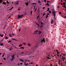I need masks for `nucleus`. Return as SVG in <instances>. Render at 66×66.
<instances>
[{
  "mask_svg": "<svg viewBox=\"0 0 66 66\" xmlns=\"http://www.w3.org/2000/svg\"><path fill=\"white\" fill-rule=\"evenodd\" d=\"M53 15V16L55 18V10H53V13H52Z\"/></svg>",
  "mask_w": 66,
  "mask_h": 66,
  "instance_id": "f257e3e1",
  "label": "nucleus"
},
{
  "mask_svg": "<svg viewBox=\"0 0 66 66\" xmlns=\"http://www.w3.org/2000/svg\"><path fill=\"white\" fill-rule=\"evenodd\" d=\"M41 42H42V43H43V42L45 43V38H43Z\"/></svg>",
  "mask_w": 66,
  "mask_h": 66,
  "instance_id": "f03ea898",
  "label": "nucleus"
},
{
  "mask_svg": "<svg viewBox=\"0 0 66 66\" xmlns=\"http://www.w3.org/2000/svg\"><path fill=\"white\" fill-rule=\"evenodd\" d=\"M38 31V30L35 31L34 32V34H36V33H37Z\"/></svg>",
  "mask_w": 66,
  "mask_h": 66,
  "instance_id": "7ed1b4c3",
  "label": "nucleus"
},
{
  "mask_svg": "<svg viewBox=\"0 0 66 66\" xmlns=\"http://www.w3.org/2000/svg\"><path fill=\"white\" fill-rule=\"evenodd\" d=\"M65 59V57H63L62 58V61H64V60Z\"/></svg>",
  "mask_w": 66,
  "mask_h": 66,
  "instance_id": "20e7f679",
  "label": "nucleus"
},
{
  "mask_svg": "<svg viewBox=\"0 0 66 66\" xmlns=\"http://www.w3.org/2000/svg\"><path fill=\"white\" fill-rule=\"evenodd\" d=\"M53 21H54L53 20H51V24H52L53 22Z\"/></svg>",
  "mask_w": 66,
  "mask_h": 66,
  "instance_id": "39448f33",
  "label": "nucleus"
},
{
  "mask_svg": "<svg viewBox=\"0 0 66 66\" xmlns=\"http://www.w3.org/2000/svg\"><path fill=\"white\" fill-rule=\"evenodd\" d=\"M38 34H41L42 33V31H38Z\"/></svg>",
  "mask_w": 66,
  "mask_h": 66,
  "instance_id": "423d86ee",
  "label": "nucleus"
},
{
  "mask_svg": "<svg viewBox=\"0 0 66 66\" xmlns=\"http://www.w3.org/2000/svg\"><path fill=\"white\" fill-rule=\"evenodd\" d=\"M9 36L10 37H12V35H11V34H9Z\"/></svg>",
  "mask_w": 66,
  "mask_h": 66,
  "instance_id": "0eeeda50",
  "label": "nucleus"
},
{
  "mask_svg": "<svg viewBox=\"0 0 66 66\" xmlns=\"http://www.w3.org/2000/svg\"><path fill=\"white\" fill-rule=\"evenodd\" d=\"M28 46H29V47H30V46H31V44H28Z\"/></svg>",
  "mask_w": 66,
  "mask_h": 66,
  "instance_id": "6e6552de",
  "label": "nucleus"
},
{
  "mask_svg": "<svg viewBox=\"0 0 66 66\" xmlns=\"http://www.w3.org/2000/svg\"><path fill=\"white\" fill-rule=\"evenodd\" d=\"M0 45H1V46H2L3 45V43H2L0 44Z\"/></svg>",
  "mask_w": 66,
  "mask_h": 66,
  "instance_id": "1a4fd4ad",
  "label": "nucleus"
},
{
  "mask_svg": "<svg viewBox=\"0 0 66 66\" xmlns=\"http://www.w3.org/2000/svg\"><path fill=\"white\" fill-rule=\"evenodd\" d=\"M15 56V55H13L12 56V58H13V59H15V57H14V56Z\"/></svg>",
  "mask_w": 66,
  "mask_h": 66,
  "instance_id": "9d476101",
  "label": "nucleus"
},
{
  "mask_svg": "<svg viewBox=\"0 0 66 66\" xmlns=\"http://www.w3.org/2000/svg\"><path fill=\"white\" fill-rule=\"evenodd\" d=\"M19 60L20 61H22V62H23V60H22L21 59H20Z\"/></svg>",
  "mask_w": 66,
  "mask_h": 66,
  "instance_id": "9b49d317",
  "label": "nucleus"
},
{
  "mask_svg": "<svg viewBox=\"0 0 66 66\" xmlns=\"http://www.w3.org/2000/svg\"><path fill=\"white\" fill-rule=\"evenodd\" d=\"M4 55H5V53H3V55L2 56V57H3V56H4Z\"/></svg>",
  "mask_w": 66,
  "mask_h": 66,
  "instance_id": "f8f14e48",
  "label": "nucleus"
},
{
  "mask_svg": "<svg viewBox=\"0 0 66 66\" xmlns=\"http://www.w3.org/2000/svg\"><path fill=\"white\" fill-rule=\"evenodd\" d=\"M18 18H20L21 17V15H18Z\"/></svg>",
  "mask_w": 66,
  "mask_h": 66,
  "instance_id": "ddd939ff",
  "label": "nucleus"
},
{
  "mask_svg": "<svg viewBox=\"0 0 66 66\" xmlns=\"http://www.w3.org/2000/svg\"><path fill=\"white\" fill-rule=\"evenodd\" d=\"M25 4H26V5H27V6H28V4H29V3H25Z\"/></svg>",
  "mask_w": 66,
  "mask_h": 66,
  "instance_id": "4468645a",
  "label": "nucleus"
},
{
  "mask_svg": "<svg viewBox=\"0 0 66 66\" xmlns=\"http://www.w3.org/2000/svg\"><path fill=\"white\" fill-rule=\"evenodd\" d=\"M41 24L42 26H43V24H44V23H43V22H42L41 23Z\"/></svg>",
  "mask_w": 66,
  "mask_h": 66,
  "instance_id": "2eb2a0df",
  "label": "nucleus"
},
{
  "mask_svg": "<svg viewBox=\"0 0 66 66\" xmlns=\"http://www.w3.org/2000/svg\"><path fill=\"white\" fill-rule=\"evenodd\" d=\"M22 44H20L19 45V47H21V46H22Z\"/></svg>",
  "mask_w": 66,
  "mask_h": 66,
  "instance_id": "dca6fc26",
  "label": "nucleus"
},
{
  "mask_svg": "<svg viewBox=\"0 0 66 66\" xmlns=\"http://www.w3.org/2000/svg\"><path fill=\"white\" fill-rule=\"evenodd\" d=\"M6 2L7 3V4H10V3L8 1H7Z\"/></svg>",
  "mask_w": 66,
  "mask_h": 66,
  "instance_id": "f3484780",
  "label": "nucleus"
},
{
  "mask_svg": "<svg viewBox=\"0 0 66 66\" xmlns=\"http://www.w3.org/2000/svg\"><path fill=\"white\" fill-rule=\"evenodd\" d=\"M12 40H15V41H16V40L14 39V38H12Z\"/></svg>",
  "mask_w": 66,
  "mask_h": 66,
  "instance_id": "a211bd4d",
  "label": "nucleus"
},
{
  "mask_svg": "<svg viewBox=\"0 0 66 66\" xmlns=\"http://www.w3.org/2000/svg\"><path fill=\"white\" fill-rule=\"evenodd\" d=\"M32 12H33V11H31L30 12V14L31 15H32Z\"/></svg>",
  "mask_w": 66,
  "mask_h": 66,
  "instance_id": "6ab92c4d",
  "label": "nucleus"
},
{
  "mask_svg": "<svg viewBox=\"0 0 66 66\" xmlns=\"http://www.w3.org/2000/svg\"><path fill=\"white\" fill-rule=\"evenodd\" d=\"M20 48H21V49H24V47H20Z\"/></svg>",
  "mask_w": 66,
  "mask_h": 66,
  "instance_id": "aec40b11",
  "label": "nucleus"
},
{
  "mask_svg": "<svg viewBox=\"0 0 66 66\" xmlns=\"http://www.w3.org/2000/svg\"><path fill=\"white\" fill-rule=\"evenodd\" d=\"M48 15H47L46 16V18H48Z\"/></svg>",
  "mask_w": 66,
  "mask_h": 66,
  "instance_id": "412c9836",
  "label": "nucleus"
},
{
  "mask_svg": "<svg viewBox=\"0 0 66 66\" xmlns=\"http://www.w3.org/2000/svg\"><path fill=\"white\" fill-rule=\"evenodd\" d=\"M5 39H8V38L6 36L5 37Z\"/></svg>",
  "mask_w": 66,
  "mask_h": 66,
  "instance_id": "4be33fe9",
  "label": "nucleus"
},
{
  "mask_svg": "<svg viewBox=\"0 0 66 66\" xmlns=\"http://www.w3.org/2000/svg\"><path fill=\"white\" fill-rule=\"evenodd\" d=\"M49 11V8H48L47 9V12H48V11Z\"/></svg>",
  "mask_w": 66,
  "mask_h": 66,
  "instance_id": "5701e85b",
  "label": "nucleus"
},
{
  "mask_svg": "<svg viewBox=\"0 0 66 66\" xmlns=\"http://www.w3.org/2000/svg\"><path fill=\"white\" fill-rule=\"evenodd\" d=\"M3 0H0V2H2Z\"/></svg>",
  "mask_w": 66,
  "mask_h": 66,
  "instance_id": "b1692460",
  "label": "nucleus"
},
{
  "mask_svg": "<svg viewBox=\"0 0 66 66\" xmlns=\"http://www.w3.org/2000/svg\"><path fill=\"white\" fill-rule=\"evenodd\" d=\"M3 36H4V35H3L2 34L1 35V37H3Z\"/></svg>",
  "mask_w": 66,
  "mask_h": 66,
  "instance_id": "393cba45",
  "label": "nucleus"
},
{
  "mask_svg": "<svg viewBox=\"0 0 66 66\" xmlns=\"http://www.w3.org/2000/svg\"><path fill=\"white\" fill-rule=\"evenodd\" d=\"M49 13L50 14H51V12L50 11H49Z\"/></svg>",
  "mask_w": 66,
  "mask_h": 66,
  "instance_id": "a878e982",
  "label": "nucleus"
},
{
  "mask_svg": "<svg viewBox=\"0 0 66 66\" xmlns=\"http://www.w3.org/2000/svg\"><path fill=\"white\" fill-rule=\"evenodd\" d=\"M46 5H47L48 6V5H49V4H48V3H47V4H46Z\"/></svg>",
  "mask_w": 66,
  "mask_h": 66,
  "instance_id": "bb28decb",
  "label": "nucleus"
},
{
  "mask_svg": "<svg viewBox=\"0 0 66 66\" xmlns=\"http://www.w3.org/2000/svg\"><path fill=\"white\" fill-rule=\"evenodd\" d=\"M11 41L10 40H9V41L8 42V43H11Z\"/></svg>",
  "mask_w": 66,
  "mask_h": 66,
  "instance_id": "cd10ccee",
  "label": "nucleus"
},
{
  "mask_svg": "<svg viewBox=\"0 0 66 66\" xmlns=\"http://www.w3.org/2000/svg\"><path fill=\"white\" fill-rule=\"evenodd\" d=\"M18 65H20V63H18Z\"/></svg>",
  "mask_w": 66,
  "mask_h": 66,
  "instance_id": "c85d7f7f",
  "label": "nucleus"
},
{
  "mask_svg": "<svg viewBox=\"0 0 66 66\" xmlns=\"http://www.w3.org/2000/svg\"><path fill=\"white\" fill-rule=\"evenodd\" d=\"M22 44H24V45H26V43H22Z\"/></svg>",
  "mask_w": 66,
  "mask_h": 66,
  "instance_id": "c756f323",
  "label": "nucleus"
},
{
  "mask_svg": "<svg viewBox=\"0 0 66 66\" xmlns=\"http://www.w3.org/2000/svg\"><path fill=\"white\" fill-rule=\"evenodd\" d=\"M9 50H10V51H11L12 50V49H11V48H9Z\"/></svg>",
  "mask_w": 66,
  "mask_h": 66,
  "instance_id": "7c9ffc66",
  "label": "nucleus"
},
{
  "mask_svg": "<svg viewBox=\"0 0 66 66\" xmlns=\"http://www.w3.org/2000/svg\"><path fill=\"white\" fill-rule=\"evenodd\" d=\"M24 62V65H26V62Z\"/></svg>",
  "mask_w": 66,
  "mask_h": 66,
  "instance_id": "2f4dec72",
  "label": "nucleus"
},
{
  "mask_svg": "<svg viewBox=\"0 0 66 66\" xmlns=\"http://www.w3.org/2000/svg\"><path fill=\"white\" fill-rule=\"evenodd\" d=\"M27 65H28V63H26L25 65L26 66H27Z\"/></svg>",
  "mask_w": 66,
  "mask_h": 66,
  "instance_id": "473e14b6",
  "label": "nucleus"
},
{
  "mask_svg": "<svg viewBox=\"0 0 66 66\" xmlns=\"http://www.w3.org/2000/svg\"><path fill=\"white\" fill-rule=\"evenodd\" d=\"M18 10L19 11H20V8H19L18 9Z\"/></svg>",
  "mask_w": 66,
  "mask_h": 66,
  "instance_id": "72a5a7b5",
  "label": "nucleus"
},
{
  "mask_svg": "<svg viewBox=\"0 0 66 66\" xmlns=\"http://www.w3.org/2000/svg\"><path fill=\"white\" fill-rule=\"evenodd\" d=\"M3 4H6V3H5V2H4L3 3Z\"/></svg>",
  "mask_w": 66,
  "mask_h": 66,
  "instance_id": "f704fd0d",
  "label": "nucleus"
},
{
  "mask_svg": "<svg viewBox=\"0 0 66 66\" xmlns=\"http://www.w3.org/2000/svg\"><path fill=\"white\" fill-rule=\"evenodd\" d=\"M14 58H12L11 60V61H13V60H14Z\"/></svg>",
  "mask_w": 66,
  "mask_h": 66,
  "instance_id": "c9c22d12",
  "label": "nucleus"
},
{
  "mask_svg": "<svg viewBox=\"0 0 66 66\" xmlns=\"http://www.w3.org/2000/svg\"><path fill=\"white\" fill-rule=\"evenodd\" d=\"M45 15V13H44L43 14V16H44V15Z\"/></svg>",
  "mask_w": 66,
  "mask_h": 66,
  "instance_id": "e433bc0d",
  "label": "nucleus"
},
{
  "mask_svg": "<svg viewBox=\"0 0 66 66\" xmlns=\"http://www.w3.org/2000/svg\"><path fill=\"white\" fill-rule=\"evenodd\" d=\"M39 15H38L37 17V19H38V17H39Z\"/></svg>",
  "mask_w": 66,
  "mask_h": 66,
  "instance_id": "4c0bfd02",
  "label": "nucleus"
},
{
  "mask_svg": "<svg viewBox=\"0 0 66 66\" xmlns=\"http://www.w3.org/2000/svg\"><path fill=\"white\" fill-rule=\"evenodd\" d=\"M37 24V25H38V27H39V24Z\"/></svg>",
  "mask_w": 66,
  "mask_h": 66,
  "instance_id": "58836bf2",
  "label": "nucleus"
},
{
  "mask_svg": "<svg viewBox=\"0 0 66 66\" xmlns=\"http://www.w3.org/2000/svg\"><path fill=\"white\" fill-rule=\"evenodd\" d=\"M23 63H20V65H23Z\"/></svg>",
  "mask_w": 66,
  "mask_h": 66,
  "instance_id": "ea45409f",
  "label": "nucleus"
},
{
  "mask_svg": "<svg viewBox=\"0 0 66 66\" xmlns=\"http://www.w3.org/2000/svg\"><path fill=\"white\" fill-rule=\"evenodd\" d=\"M50 15V14H49V13H48L47 14V15Z\"/></svg>",
  "mask_w": 66,
  "mask_h": 66,
  "instance_id": "a19ab883",
  "label": "nucleus"
},
{
  "mask_svg": "<svg viewBox=\"0 0 66 66\" xmlns=\"http://www.w3.org/2000/svg\"><path fill=\"white\" fill-rule=\"evenodd\" d=\"M63 5H65V3H63Z\"/></svg>",
  "mask_w": 66,
  "mask_h": 66,
  "instance_id": "79ce46f5",
  "label": "nucleus"
},
{
  "mask_svg": "<svg viewBox=\"0 0 66 66\" xmlns=\"http://www.w3.org/2000/svg\"><path fill=\"white\" fill-rule=\"evenodd\" d=\"M3 60H5V58H3Z\"/></svg>",
  "mask_w": 66,
  "mask_h": 66,
  "instance_id": "37998d69",
  "label": "nucleus"
},
{
  "mask_svg": "<svg viewBox=\"0 0 66 66\" xmlns=\"http://www.w3.org/2000/svg\"><path fill=\"white\" fill-rule=\"evenodd\" d=\"M30 64H33V63L32 62Z\"/></svg>",
  "mask_w": 66,
  "mask_h": 66,
  "instance_id": "c03bdc74",
  "label": "nucleus"
},
{
  "mask_svg": "<svg viewBox=\"0 0 66 66\" xmlns=\"http://www.w3.org/2000/svg\"><path fill=\"white\" fill-rule=\"evenodd\" d=\"M63 7H66V6H65V5H64V6H63Z\"/></svg>",
  "mask_w": 66,
  "mask_h": 66,
  "instance_id": "a18cd8bd",
  "label": "nucleus"
},
{
  "mask_svg": "<svg viewBox=\"0 0 66 66\" xmlns=\"http://www.w3.org/2000/svg\"><path fill=\"white\" fill-rule=\"evenodd\" d=\"M45 7H43V9H45Z\"/></svg>",
  "mask_w": 66,
  "mask_h": 66,
  "instance_id": "49530a36",
  "label": "nucleus"
},
{
  "mask_svg": "<svg viewBox=\"0 0 66 66\" xmlns=\"http://www.w3.org/2000/svg\"><path fill=\"white\" fill-rule=\"evenodd\" d=\"M12 35L14 36V34L12 33Z\"/></svg>",
  "mask_w": 66,
  "mask_h": 66,
  "instance_id": "de8ad7c7",
  "label": "nucleus"
},
{
  "mask_svg": "<svg viewBox=\"0 0 66 66\" xmlns=\"http://www.w3.org/2000/svg\"><path fill=\"white\" fill-rule=\"evenodd\" d=\"M21 30V29H20L19 30V31H20Z\"/></svg>",
  "mask_w": 66,
  "mask_h": 66,
  "instance_id": "09e8293b",
  "label": "nucleus"
},
{
  "mask_svg": "<svg viewBox=\"0 0 66 66\" xmlns=\"http://www.w3.org/2000/svg\"><path fill=\"white\" fill-rule=\"evenodd\" d=\"M44 1L45 2H46V0H44Z\"/></svg>",
  "mask_w": 66,
  "mask_h": 66,
  "instance_id": "8fccbe9b",
  "label": "nucleus"
},
{
  "mask_svg": "<svg viewBox=\"0 0 66 66\" xmlns=\"http://www.w3.org/2000/svg\"><path fill=\"white\" fill-rule=\"evenodd\" d=\"M16 4H18V2H17V3H16Z\"/></svg>",
  "mask_w": 66,
  "mask_h": 66,
  "instance_id": "3c124183",
  "label": "nucleus"
},
{
  "mask_svg": "<svg viewBox=\"0 0 66 66\" xmlns=\"http://www.w3.org/2000/svg\"><path fill=\"white\" fill-rule=\"evenodd\" d=\"M38 2L39 3H40V1H38Z\"/></svg>",
  "mask_w": 66,
  "mask_h": 66,
  "instance_id": "603ef678",
  "label": "nucleus"
},
{
  "mask_svg": "<svg viewBox=\"0 0 66 66\" xmlns=\"http://www.w3.org/2000/svg\"><path fill=\"white\" fill-rule=\"evenodd\" d=\"M59 52H57V54H59Z\"/></svg>",
  "mask_w": 66,
  "mask_h": 66,
  "instance_id": "864d4df0",
  "label": "nucleus"
},
{
  "mask_svg": "<svg viewBox=\"0 0 66 66\" xmlns=\"http://www.w3.org/2000/svg\"><path fill=\"white\" fill-rule=\"evenodd\" d=\"M2 63H0V65H2Z\"/></svg>",
  "mask_w": 66,
  "mask_h": 66,
  "instance_id": "5fc2aeb1",
  "label": "nucleus"
},
{
  "mask_svg": "<svg viewBox=\"0 0 66 66\" xmlns=\"http://www.w3.org/2000/svg\"><path fill=\"white\" fill-rule=\"evenodd\" d=\"M40 27L41 28H42V27H43V26H40Z\"/></svg>",
  "mask_w": 66,
  "mask_h": 66,
  "instance_id": "6e6d98bb",
  "label": "nucleus"
},
{
  "mask_svg": "<svg viewBox=\"0 0 66 66\" xmlns=\"http://www.w3.org/2000/svg\"><path fill=\"white\" fill-rule=\"evenodd\" d=\"M23 53H24V52H23L21 53H22V54Z\"/></svg>",
  "mask_w": 66,
  "mask_h": 66,
  "instance_id": "4d7b16f0",
  "label": "nucleus"
},
{
  "mask_svg": "<svg viewBox=\"0 0 66 66\" xmlns=\"http://www.w3.org/2000/svg\"><path fill=\"white\" fill-rule=\"evenodd\" d=\"M12 9L11 8L9 10H12Z\"/></svg>",
  "mask_w": 66,
  "mask_h": 66,
  "instance_id": "13d9d810",
  "label": "nucleus"
},
{
  "mask_svg": "<svg viewBox=\"0 0 66 66\" xmlns=\"http://www.w3.org/2000/svg\"><path fill=\"white\" fill-rule=\"evenodd\" d=\"M61 5H63V3H61Z\"/></svg>",
  "mask_w": 66,
  "mask_h": 66,
  "instance_id": "bf43d9fd",
  "label": "nucleus"
},
{
  "mask_svg": "<svg viewBox=\"0 0 66 66\" xmlns=\"http://www.w3.org/2000/svg\"><path fill=\"white\" fill-rule=\"evenodd\" d=\"M56 52H58V50H56Z\"/></svg>",
  "mask_w": 66,
  "mask_h": 66,
  "instance_id": "052dcab7",
  "label": "nucleus"
},
{
  "mask_svg": "<svg viewBox=\"0 0 66 66\" xmlns=\"http://www.w3.org/2000/svg\"><path fill=\"white\" fill-rule=\"evenodd\" d=\"M59 13L60 14H61V13L60 12H59Z\"/></svg>",
  "mask_w": 66,
  "mask_h": 66,
  "instance_id": "680f3d73",
  "label": "nucleus"
},
{
  "mask_svg": "<svg viewBox=\"0 0 66 66\" xmlns=\"http://www.w3.org/2000/svg\"><path fill=\"white\" fill-rule=\"evenodd\" d=\"M1 54H2V53H0V55H1Z\"/></svg>",
  "mask_w": 66,
  "mask_h": 66,
  "instance_id": "e2e57ef3",
  "label": "nucleus"
},
{
  "mask_svg": "<svg viewBox=\"0 0 66 66\" xmlns=\"http://www.w3.org/2000/svg\"><path fill=\"white\" fill-rule=\"evenodd\" d=\"M11 9H13V7H12Z\"/></svg>",
  "mask_w": 66,
  "mask_h": 66,
  "instance_id": "0e129e2a",
  "label": "nucleus"
},
{
  "mask_svg": "<svg viewBox=\"0 0 66 66\" xmlns=\"http://www.w3.org/2000/svg\"><path fill=\"white\" fill-rule=\"evenodd\" d=\"M62 56V54H60V56Z\"/></svg>",
  "mask_w": 66,
  "mask_h": 66,
  "instance_id": "69168bd1",
  "label": "nucleus"
},
{
  "mask_svg": "<svg viewBox=\"0 0 66 66\" xmlns=\"http://www.w3.org/2000/svg\"><path fill=\"white\" fill-rule=\"evenodd\" d=\"M47 2L48 3V2H49V1H47Z\"/></svg>",
  "mask_w": 66,
  "mask_h": 66,
  "instance_id": "338daca9",
  "label": "nucleus"
},
{
  "mask_svg": "<svg viewBox=\"0 0 66 66\" xmlns=\"http://www.w3.org/2000/svg\"><path fill=\"white\" fill-rule=\"evenodd\" d=\"M47 59H49V57H47Z\"/></svg>",
  "mask_w": 66,
  "mask_h": 66,
  "instance_id": "774afa93",
  "label": "nucleus"
}]
</instances>
